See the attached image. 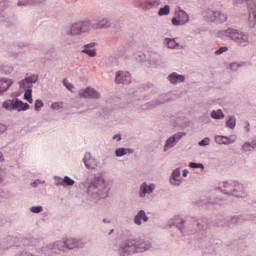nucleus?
<instances>
[{
	"mask_svg": "<svg viewBox=\"0 0 256 256\" xmlns=\"http://www.w3.org/2000/svg\"><path fill=\"white\" fill-rule=\"evenodd\" d=\"M110 191L111 188L107 185L105 177L95 175L88 186L87 193L89 197H91L92 201H100V199H107Z\"/></svg>",
	"mask_w": 256,
	"mask_h": 256,
	"instance_id": "f257e3e1",
	"label": "nucleus"
},
{
	"mask_svg": "<svg viewBox=\"0 0 256 256\" xmlns=\"http://www.w3.org/2000/svg\"><path fill=\"white\" fill-rule=\"evenodd\" d=\"M89 31V21L71 23L64 29V35L66 36L64 39L65 45H76L77 40L75 37H79L83 33H89Z\"/></svg>",
	"mask_w": 256,
	"mask_h": 256,
	"instance_id": "f03ea898",
	"label": "nucleus"
},
{
	"mask_svg": "<svg viewBox=\"0 0 256 256\" xmlns=\"http://www.w3.org/2000/svg\"><path fill=\"white\" fill-rule=\"evenodd\" d=\"M219 37H227L230 41H233L238 47H249L251 45V36L249 33L237 30L234 28H228L218 32Z\"/></svg>",
	"mask_w": 256,
	"mask_h": 256,
	"instance_id": "7ed1b4c3",
	"label": "nucleus"
},
{
	"mask_svg": "<svg viewBox=\"0 0 256 256\" xmlns=\"http://www.w3.org/2000/svg\"><path fill=\"white\" fill-rule=\"evenodd\" d=\"M220 191L224 195H230L240 199H245L249 195L247 186L239 182H224L220 187Z\"/></svg>",
	"mask_w": 256,
	"mask_h": 256,
	"instance_id": "20e7f679",
	"label": "nucleus"
},
{
	"mask_svg": "<svg viewBox=\"0 0 256 256\" xmlns=\"http://www.w3.org/2000/svg\"><path fill=\"white\" fill-rule=\"evenodd\" d=\"M180 233L182 235H195V233H202V231H207V225L203 220L191 218L188 221V224L182 227H179Z\"/></svg>",
	"mask_w": 256,
	"mask_h": 256,
	"instance_id": "39448f33",
	"label": "nucleus"
},
{
	"mask_svg": "<svg viewBox=\"0 0 256 256\" xmlns=\"http://www.w3.org/2000/svg\"><path fill=\"white\" fill-rule=\"evenodd\" d=\"M89 29H111L113 22L107 17H96L88 20Z\"/></svg>",
	"mask_w": 256,
	"mask_h": 256,
	"instance_id": "423d86ee",
	"label": "nucleus"
},
{
	"mask_svg": "<svg viewBox=\"0 0 256 256\" xmlns=\"http://www.w3.org/2000/svg\"><path fill=\"white\" fill-rule=\"evenodd\" d=\"M132 242V249L134 251V255L137 253H145L150 251L153 247L151 242L145 239H130Z\"/></svg>",
	"mask_w": 256,
	"mask_h": 256,
	"instance_id": "0eeeda50",
	"label": "nucleus"
},
{
	"mask_svg": "<svg viewBox=\"0 0 256 256\" xmlns=\"http://www.w3.org/2000/svg\"><path fill=\"white\" fill-rule=\"evenodd\" d=\"M134 5L143 11H151L161 5V0H134Z\"/></svg>",
	"mask_w": 256,
	"mask_h": 256,
	"instance_id": "6e6552de",
	"label": "nucleus"
},
{
	"mask_svg": "<svg viewBox=\"0 0 256 256\" xmlns=\"http://www.w3.org/2000/svg\"><path fill=\"white\" fill-rule=\"evenodd\" d=\"M117 255L119 256H131L135 255V252L133 250V242L131 239H128L118 245V248L116 250Z\"/></svg>",
	"mask_w": 256,
	"mask_h": 256,
	"instance_id": "1a4fd4ad",
	"label": "nucleus"
},
{
	"mask_svg": "<svg viewBox=\"0 0 256 256\" xmlns=\"http://www.w3.org/2000/svg\"><path fill=\"white\" fill-rule=\"evenodd\" d=\"M78 96L80 99H99L101 97V93L95 88L87 87L80 89L78 91Z\"/></svg>",
	"mask_w": 256,
	"mask_h": 256,
	"instance_id": "9d476101",
	"label": "nucleus"
},
{
	"mask_svg": "<svg viewBox=\"0 0 256 256\" xmlns=\"http://www.w3.org/2000/svg\"><path fill=\"white\" fill-rule=\"evenodd\" d=\"M185 135H187V133H185V132H178V133H175L172 136H170L165 141L164 148H163L164 153H167V151H169V149H173V147H175V145H177V142L180 139H183V137H185Z\"/></svg>",
	"mask_w": 256,
	"mask_h": 256,
	"instance_id": "9b49d317",
	"label": "nucleus"
},
{
	"mask_svg": "<svg viewBox=\"0 0 256 256\" xmlns=\"http://www.w3.org/2000/svg\"><path fill=\"white\" fill-rule=\"evenodd\" d=\"M156 189L157 185H155V183L143 182L139 188V197L141 199H145L147 195H152V193H154Z\"/></svg>",
	"mask_w": 256,
	"mask_h": 256,
	"instance_id": "f8f14e48",
	"label": "nucleus"
},
{
	"mask_svg": "<svg viewBox=\"0 0 256 256\" xmlns=\"http://www.w3.org/2000/svg\"><path fill=\"white\" fill-rule=\"evenodd\" d=\"M49 249L52 251V253H58L59 251H62L65 253L67 251V245L65 240L56 241L54 243L48 244L44 251H49Z\"/></svg>",
	"mask_w": 256,
	"mask_h": 256,
	"instance_id": "ddd939ff",
	"label": "nucleus"
},
{
	"mask_svg": "<svg viewBox=\"0 0 256 256\" xmlns=\"http://www.w3.org/2000/svg\"><path fill=\"white\" fill-rule=\"evenodd\" d=\"M169 183L173 187H181L183 184V178H181V168H176L173 170L169 179Z\"/></svg>",
	"mask_w": 256,
	"mask_h": 256,
	"instance_id": "4468645a",
	"label": "nucleus"
},
{
	"mask_svg": "<svg viewBox=\"0 0 256 256\" xmlns=\"http://www.w3.org/2000/svg\"><path fill=\"white\" fill-rule=\"evenodd\" d=\"M116 83H122L123 85H128V83H131V74L127 71H117Z\"/></svg>",
	"mask_w": 256,
	"mask_h": 256,
	"instance_id": "2eb2a0df",
	"label": "nucleus"
},
{
	"mask_svg": "<svg viewBox=\"0 0 256 256\" xmlns=\"http://www.w3.org/2000/svg\"><path fill=\"white\" fill-rule=\"evenodd\" d=\"M64 241L66 243V249H77V247L85 246V242L77 238H67Z\"/></svg>",
	"mask_w": 256,
	"mask_h": 256,
	"instance_id": "dca6fc26",
	"label": "nucleus"
},
{
	"mask_svg": "<svg viewBox=\"0 0 256 256\" xmlns=\"http://www.w3.org/2000/svg\"><path fill=\"white\" fill-rule=\"evenodd\" d=\"M36 81H39V77L37 75H32L21 80L19 82V86L21 89H31V85H33V83Z\"/></svg>",
	"mask_w": 256,
	"mask_h": 256,
	"instance_id": "f3484780",
	"label": "nucleus"
},
{
	"mask_svg": "<svg viewBox=\"0 0 256 256\" xmlns=\"http://www.w3.org/2000/svg\"><path fill=\"white\" fill-rule=\"evenodd\" d=\"M83 163L86 169H97V160L89 152L84 155Z\"/></svg>",
	"mask_w": 256,
	"mask_h": 256,
	"instance_id": "a211bd4d",
	"label": "nucleus"
},
{
	"mask_svg": "<svg viewBox=\"0 0 256 256\" xmlns=\"http://www.w3.org/2000/svg\"><path fill=\"white\" fill-rule=\"evenodd\" d=\"M237 141V136L231 135L229 137L227 136H216L215 142L218 143V145H231V143H235Z\"/></svg>",
	"mask_w": 256,
	"mask_h": 256,
	"instance_id": "6ab92c4d",
	"label": "nucleus"
},
{
	"mask_svg": "<svg viewBox=\"0 0 256 256\" xmlns=\"http://www.w3.org/2000/svg\"><path fill=\"white\" fill-rule=\"evenodd\" d=\"M142 221L144 223H147V221H149V216H147L145 210H139L134 216V223L138 225V227H141L143 225Z\"/></svg>",
	"mask_w": 256,
	"mask_h": 256,
	"instance_id": "aec40b11",
	"label": "nucleus"
},
{
	"mask_svg": "<svg viewBox=\"0 0 256 256\" xmlns=\"http://www.w3.org/2000/svg\"><path fill=\"white\" fill-rule=\"evenodd\" d=\"M171 101V97L169 94H161L154 101L150 103L151 107H159L161 105H165V103H169Z\"/></svg>",
	"mask_w": 256,
	"mask_h": 256,
	"instance_id": "412c9836",
	"label": "nucleus"
},
{
	"mask_svg": "<svg viewBox=\"0 0 256 256\" xmlns=\"http://www.w3.org/2000/svg\"><path fill=\"white\" fill-rule=\"evenodd\" d=\"M168 81L171 83V85H179V83H185V76L177 72H173L168 75Z\"/></svg>",
	"mask_w": 256,
	"mask_h": 256,
	"instance_id": "4be33fe9",
	"label": "nucleus"
},
{
	"mask_svg": "<svg viewBox=\"0 0 256 256\" xmlns=\"http://www.w3.org/2000/svg\"><path fill=\"white\" fill-rule=\"evenodd\" d=\"M163 45L167 47V49H183V46L175 38H164Z\"/></svg>",
	"mask_w": 256,
	"mask_h": 256,
	"instance_id": "5701e85b",
	"label": "nucleus"
},
{
	"mask_svg": "<svg viewBox=\"0 0 256 256\" xmlns=\"http://www.w3.org/2000/svg\"><path fill=\"white\" fill-rule=\"evenodd\" d=\"M6 9H9V2L0 1V23H5V21H7Z\"/></svg>",
	"mask_w": 256,
	"mask_h": 256,
	"instance_id": "b1692460",
	"label": "nucleus"
},
{
	"mask_svg": "<svg viewBox=\"0 0 256 256\" xmlns=\"http://www.w3.org/2000/svg\"><path fill=\"white\" fill-rule=\"evenodd\" d=\"M27 109H29V104L27 103H23V101L14 98V106H13V111H27Z\"/></svg>",
	"mask_w": 256,
	"mask_h": 256,
	"instance_id": "393cba45",
	"label": "nucleus"
},
{
	"mask_svg": "<svg viewBox=\"0 0 256 256\" xmlns=\"http://www.w3.org/2000/svg\"><path fill=\"white\" fill-rule=\"evenodd\" d=\"M12 245H13V238H11V236H8L0 240L1 251H7V249H11Z\"/></svg>",
	"mask_w": 256,
	"mask_h": 256,
	"instance_id": "a878e982",
	"label": "nucleus"
},
{
	"mask_svg": "<svg viewBox=\"0 0 256 256\" xmlns=\"http://www.w3.org/2000/svg\"><path fill=\"white\" fill-rule=\"evenodd\" d=\"M11 85H13L12 79H9V78L0 79V93H5V91H8Z\"/></svg>",
	"mask_w": 256,
	"mask_h": 256,
	"instance_id": "bb28decb",
	"label": "nucleus"
},
{
	"mask_svg": "<svg viewBox=\"0 0 256 256\" xmlns=\"http://www.w3.org/2000/svg\"><path fill=\"white\" fill-rule=\"evenodd\" d=\"M179 225H185V220H183V218L179 217V216H174L172 219H170L168 221V227H177L179 229V227H183V226H179Z\"/></svg>",
	"mask_w": 256,
	"mask_h": 256,
	"instance_id": "cd10ccee",
	"label": "nucleus"
},
{
	"mask_svg": "<svg viewBox=\"0 0 256 256\" xmlns=\"http://www.w3.org/2000/svg\"><path fill=\"white\" fill-rule=\"evenodd\" d=\"M92 47H95V43L85 45L82 53H85L89 57H97V51H95V49H91Z\"/></svg>",
	"mask_w": 256,
	"mask_h": 256,
	"instance_id": "c85d7f7f",
	"label": "nucleus"
},
{
	"mask_svg": "<svg viewBox=\"0 0 256 256\" xmlns=\"http://www.w3.org/2000/svg\"><path fill=\"white\" fill-rule=\"evenodd\" d=\"M45 0H18L17 7H29V5H37V3H43Z\"/></svg>",
	"mask_w": 256,
	"mask_h": 256,
	"instance_id": "c756f323",
	"label": "nucleus"
},
{
	"mask_svg": "<svg viewBox=\"0 0 256 256\" xmlns=\"http://www.w3.org/2000/svg\"><path fill=\"white\" fill-rule=\"evenodd\" d=\"M210 117L216 121H221V119H225V113L221 109L212 110L210 112Z\"/></svg>",
	"mask_w": 256,
	"mask_h": 256,
	"instance_id": "7c9ffc66",
	"label": "nucleus"
},
{
	"mask_svg": "<svg viewBox=\"0 0 256 256\" xmlns=\"http://www.w3.org/2000/svg\"><path fill=\"white\" fill-rule=\"evenodd\" d=\"M204 17L210 23H215V21H217V11H215V10H207L204 13Z\"/></svg>",
	"mask_w": 256,
	"mask_h": 256,
	"instance_id": "2f4dec72",
	"label": "nucleus"
},
{
	"mask_svg": "<svg viewBox=\"0 0 256 256\" xmlns=\"http://www.w3.org/2000/svg\"><path fill=\"white\" fill-rule=\"evenodd\" d=\"M114 153L117 157H125V155H131V153H133V149L132 148H117Z\"/></svg>",
	"mask_w": 256,
	"mask_h": 256,
	"instance_id": "473e14b6",
	"label": "nucleus"
},
{
	"mask_svg": "<svg viewBox=\"0 0 256 256\" xmlns=\"http://www.w3.org/2000/svg\"><path fill=\"white\" fill-rule=\"evenodd\" d=\"M177 18L184 25H187V23H189V14H187V12H185V10L178 11L177 12Z\"/></svg>",
	"mask_w": 256,
	"mask_h": 256,
	"instance_id": "72a5a7b5",
	"label": "nucleus"
},
{
	"mask_svg": "<svg viewBox=\"0 0 256 256\" xmlns=\"http://www.w3.org/2000/svg\"><path fill=\"white\" fill-rule=\"evenodd\" d=\"M255 25H256V10H251L249 13L248 27H250V29H253Z\"/></svg>",
	"mask_w": 256,
	"mask_h": 256,
	"instance_id": "f704fd0d",
	"label": "nucleus"
},
{
	"mask_svg": "<svg viewBox=\"0 0 256 256\" xmlns=\"http://www.w3.org/2000/svg\"><path fill=\"white\" fill-rule=\"evenodd\" d=\"M226 127H228V129H235V127H237V118H235V116H228Z\"/></svg>",
	"mask_w": 256,
	"mask_h": 256,
	"instance_id": "c9c22d12",
	"label": "nucleus"
},
{
	"mask_svg": "<svg viewBox=\"0 0 256 256\" xmlns=\"http://www.w3.org/2000/svg\"><path fill=\"white\" fill-rule=\"evenodd\" d=\"M58 185H67V187H73V185H75V180L71 179L69 176H65L62 179V182L58 183Z\"/></svg>",
	"mask_w": 256,
	"mask_h": 256,
	"instance_id": "e433bc0d",
	"label": "nucleus"
},
{
	"mask_svg": "<svg viewBox=\"0 0 256 256\" xmlns=\"http://www.w3.org/2000/svg\"><path fill=\"white\" fill-rule=\"evenodd\" d=\"M225 21H227V14L221 11H217L215 23H225Z\"/></svg>",
	"mask_w": 256,
	"mask_h": 256,
	"instance_id": "4c0bfd02",
	"label": "nucleus"
},
{
	"mask_svg": "<svg viewBox=\"0 0 256 256\" xmlns=\"http://www.w3.org/2000/svg\"><path fill=\"white\" fill-rule=\"evenodd\" d=\"M2 107L3 109H6V111H13L14 99L5 100L2 104Z\"/></svg>",
	"mask_w": 256,
	"mask_h": 256,
	"instance_id": "58836bf2",
	"label": "nucleus"
},
{
	"mask_svg": "<svg viewBox=\"0 0 256 256\" xmlns=\"http://www.w3.org/2000/svg\"><path fill=\"white\" fill-rule=\"evenodd\" d=\"M241 150L244 152V153H249L251 151H255V146L249 142H246L244 143L242 146H241Z\"/></svg>",
	"mask_w": 256,
	"mask_h": 256,
	"instance_id": "ea45409f",
	"label": "nucleus"
},
{
	"mask_svg": "<svg viewBox=\"0 0 256 256\" xmlns=\"http://www.w3.org/2000/svg\"><path fill=\"white\" fill-rule=\"evenodd\" d=\"M0 72L4 73V75H9V73L13 72V67L7 64H0Z\"/></svg>",
	"mask_w": 256,
	"mask_h": 256,
	"instance_id": "a19ab883",
	"label": "nucleus"
},
{
	"mask_svg": "<svg viewBox=\"0 0 256 256\" xmlns=\"http://www.w3.org/2000/svg\"><path fill=\"white\" fill-rule=\"evenodd\" d=\"M171 13V7L169 5H165L164 7L159 9L158 15L163 17L165 15H169Z\"/></svg>",
	"mask_w": 256,
	"mask_h": 256,
	"instance_id": "79ce46f5",
	"label": "nucleus"
},
{
	"mask_svg": "<svg viewBox=\"0 0 256 256\" xmlns=\"http://www.w3.org/2000/svg\"><path fill=\"white\" fill-rule=\"evenodd\" d=\"M50 107L53 111H59L65 107V104L63 102H54Z\"/></svg>",
	"mask_w": 256,
	"mask_h": 256,
	"instance_id": "37998d69",
	"label": "nucleus"
},
{
	"mask_svg": "<svg viewBox=\"0 0 256 256\" xmlns=\"http://www.w3.org/2000/svg\"><path fill=\"white\" fill-rule=\"evenodd\" d=\"M189 167L190 169H205V165H203V163L190 162Z\"/></svg>",
	"mask_w": 256,
	"mask_h": 256,
	"instance_id": "c03bdc74",
	"label": "nucleus"
},
{
	"mask_svg": "<svg viewBox=\"0 0 256 256\" xmlns=\"http://www.w3.org/2000/svg\"><path fill=\"white\" fill-rule=\"evenodd\" d=\"M46 247H47V246H44V247H42V248L38 251L39 256H49V255H51V253H53V251H51V249H48L47 251L44 250Z\"/></svg>",
	"mask_w": 256,
	"mask_h": 256,
	"instance_id": "a18cd8bd",
	"label": "nucleus"
},
{
	"mask_svg": "<svg viewBox=\"0 0 256 256\" xmlns=\"http://www.w3.org/2000/svg\"><path fill=\"white\" fill-rule=\"evenodd\" d=\"M31 93H32L31 89H27L26 92L24 93V99H26L28 103H33V98H31Z\"/></svg>",
	"mask_w": 256,
	"mask_h": 256,
	"instance_id": "49530a36",
	"label": "nucleus"
},
{
	"mask_svg": "<svg viewBox=\"0 0 256 256\" xmlns=\"http://www.w3.org/2000/svg\"><path fill=\"white\" fill-rule=\"evenodd\" d=\"M63 85L66 87V89H68V91H71V93H73V89H75V86H73V84H71L67 79L63 80Z\"/></svg>",
	"mask_w": 256,
	"mask_h": 256,
	"instance_id": "de8ad7c7",
	"label": "nucleus"
},
{
	"mask_svg": "<svg viewBox=\"0 0 256 256\" xmlns=\"http://www.w3.org/2000/svg\"><path fill=\"white\" fill-rule=\"evenodd\" d=\"M210 143H211V139L209 137H206L202 139L200 142H198V145L200 147H207V145H209Z\"/></svg>",
	"mask_w": 256,
	"mask_h": 256,
	"instance_id": "09e8293b",
	"label": "nucleus"
},
{
	"mask_svg": "<svg viewBox=\"0 0 256 256\" xmlns=\"http://www.w3.org/2000/svg\"><path fill=\"white\" fill-rule=\"evenodd\" d=\"M29 211H31V213H42L43 206H32L29 208Z\"/></svg>",
	"mask_w": 256,
	"mask_h": 256,
	"instance_id": "8fccbe9b",
	"label": "nucleus"
},
{
	"mask_svg": "<svg viewBox=\"0 0 256 256\" xmlns=\"http://www.w3.org/2000/svg\"><path fill=\"white\" fill-rule=\"evenodd\" d=\"M227 51H229V48L227 46H222L215 51V55H223V53H227Z\"/></svg>",
	"mask_w": 256,
	"mask_h": 256,
	"instance_id": "3c124183",
	"label": "nucleus"
},
{
	"mask_svg": "<svg viewBox=\"0 0 256 256\" xmlns=\"http://www.w3.org/2000/svg\"><path fill=\"white\" fill-rule=\"evenodd\" d=\"M43 101L42 100H36L35 101V111H41L43 109Z\"/></svg>",
	"mask_w": 256,
	"mask_h": 256,
	"instance_id": "603ef678",
	"label": "nucleus"
},
{
	"mask_svg": "<svg viewBox=\"0 0 256 256\" xmlns=\"http://www.w3.org/2000/svg\"><path fill=\"white\" fill-rule=\"evenodd\" d=\"M172 25H174L175 27H179L184 24L177 17H174L172 18Z\"/></svg>",
	"mask_w": 256,
	"mask_h": 256,
	"instance_id": "864d4df0",
	"label": "nucleus"
},
{
	"mask_svg": "<svg viewBox=\"0 0 256 256\" xmlns=\"http://www.w3.org/2000/svg\"><path fill=\"white\" fill-rule=\"evenodd\" d=\"M241 67V64L237 62H233L230 64L231 71H238V69Z\"/></svg>",
	"mask_w": 256,
	"mask_h": 256,
	"instance_id": "5fc2aeb1",
	"label": "nucleus"
},
{
	"mask_svg": "<svg viewBox=\"0 0 256 256\" xmlns=\"http://www.w3.org/2000/svg\"><path fill=\"white\" fill-rule=\"evenodd\" d=\"M7 131V126L0 124V135H3Z\"/></svg>",
	"mask_w": 256,
	"mask_h": 256,
	"instance_id": "6e6d98bb",
	"label": "nucleus"
},
{
	"mask_svg": "<svg viewBox=\"0 0 256 256\" xmlns=\"http://www.w3.org/2000/svg\"><path fill=\"white\" fill-rule=\"evenodd\" d=\"M245 131L249 133L251 131L249 122H246V126L244 127Z\"/></svg>",
	"mask_w": 256,
	"mask_h": 256,
	"instance_id": "4d7b16f0",
	"label": "nucleus"
},
{
	"mask_svg": "<svg viewBox=\"0 0 256 256\" xmlns=\"http://www.w3.org/2000/svg\"><path fill=\"white\" fill-rule=\"evenodd\" d=\"M5 176L3 175V171L0 169V184L3 183Z\"/></svg>",
	"mask_w": 256,
	"mask_h": 256,
	"instance_id": "13d9d810",
	"label": "nucleus"
},
{
	"mask_svg": "<svg viewBox=\"0 0 256 256\" xmlns=\"http://www.w3.org/2000/svg\"><path fill=\"white\" fill-rule=\"evenodd\" d=\"M112 139H116V141H121V134H116Z\"/></svg>",
	"mask_w": 256,
	"mask_h": 256,
	"instance_id": "bf43d9fd",
	"label": "nucleus"
},
{
	"mask_svg": "<svg viewBox=\"0 0 256 256\" xmlns=\"http://www.w3.org/2000/svg\"><path fill=\"white\" fill-rule=\"evenodd\" d=\"M5 161V157L3 156V152H0V163H3Z\"/></svg>",
	"mask_w": 256,
	"mask_h": 256,
	"instance_id": "052dcab7",
	"label": "nucleus"
},
{
	"mask_svg": "<svg viewBox=\"0 0 256 256\" xmlns=\"http://www.w3.org/2000/svg\"><path fill=\"white\" fill-rule=\"evenodd\" d=\"M182 175L183 177H187L189 175V170L185 169Z\"/></svg>",
	"mask_w": 256,
	"mask_h": 256,
	"instance_id": "680f3d73",
	"label": "nucleus"
},
{
	"mask_svg": "<svg viewBox=\"0 0 256 256\" xmlns=\"http://www.w3.org/2000/svg\"><path fill=\"white\" fill-rule=\"evenodd\" d=\"M102 221H103V223H106L107 225L111 224V220H109L107 218H104Z\"/></svg>",
	"mask_w": 256,
	"mask_h": 256,
	"instance_id": "e2e57ef3",
	"label": "nucleus"
},
{
	"mask_svg": "<svg viewBox=\"0 0 256 256\" xmlns=\"http://www.w3.org/2000/svg\"><path fill=\"white\" fill-rule=\"evenodd\" d=\"M238 3H243V0H233L234 5H238Z\"/></svg>",
	"mask_w": 256,
	"mask_h": 256,
	"instance_id": "0e129e2a",
	"label": "nucleus"
},
{
	"mask_svg": "<svg viewBox=\"0 0 256 256\" xmlns=\"http://www.w3.org/2000/svg\"><path fill=\"white\" fill-rule=\"evenodd\" d=\"M15 256H25V255H24V253H23V251H22V252H20V253H17Z\"/></svg>",
	"mask_w": 256,
	"mask_h": 256,
	"instance_id": "69168bd1",
	"label": "nucleus"
},
{
	"mask_svg": "<svg viewBox=\"0 0 256 256\" xmlns=\"http://www.w3.org/2000/svg\"><path fill=\"white\" fill-rule=\"evenodd\" d=\"M113 233H115V230H114V229L110 230V232L108 233V235H113Z\"/></svg>",
	"mask_w": 256,
	"mask_h": 256,
	"instance_id": "338daca9",
	"label": "nucleus"
},
{
	"mask_svg": "<svg viewBox=\"0 0 256 256\" xmlns=\"http://www.w3.org/2000/svg\"><path fill=\"white\" fill-rule=\"evenodd\" d=\"M56 179H61V177H56Z\"/></svg>",
	"mask_w": 256,
	"mask_h": 256,
	"instance_id": "774afa93",
	"label": "nucleus"
}]
</instances>
